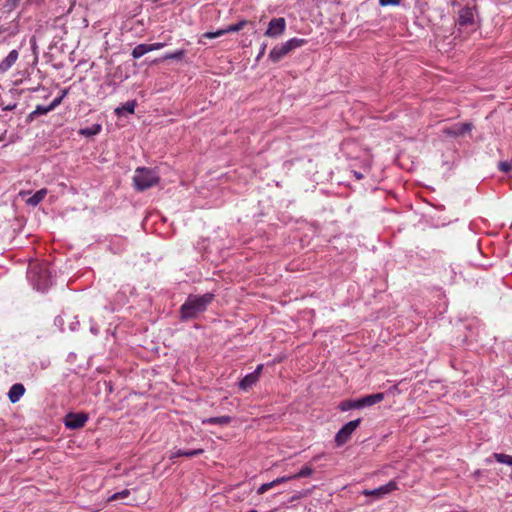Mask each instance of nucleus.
<instances>
[{
	"instance_id": "nucleus-1",
	"label": "nucleus",
	"mask_w": 512,
	"mask_h": 512,
	"mask_svg": "<svg viewBox=\"0 0 512 512\" xmlns=\"http://www.w3.org/2000/svg\"><path fill=\"white\" fill-rule=\"evenodd\" d=\"M214 297L213 293H205L203 295L190 294L180 307L181 319L185 321L195 319L207 309L208 305L214 300Z\"/></svg>"
},
{
	"instance_id": "nucleus-2",
	"label": "nucleus",
	"mask_w": 512,
	"mask_h": 512,
	"mask_svg": "<svg viewBox=\"0 0 512 512\" xmlns=\"http://www.w3.org/2000/svg\"><path fill=\"white\" fill-rule=\"evenodd\" d=\"M51 274L52 271L47 262H38L34 258V287L41 292H45L51 285Z\"/></svg>"
},
{
	"instance_id": "nucleus-3",
	"label": "nucleus",
	"mask_w": 512,
	"mask_h": 512,
	"mask_svg": "<svg viewBox=\"0 0 512 512\" xmlns=\"http://www.w3.org/2000/svg\"><path fill=\"white\" fill-rule=\"evenodd\" d=\"M134 186L138 191H144L159 182V176L156 171L144 167H139L133 177Z\"/></svg>"
},
{
	"instance_id": "nucleus-4",
	"label": "nucleus",
	"mask_w": 512,
	"mask_h": 512,
	"mask_svg": "<svg viewBox=\"0 0 512 512\" xmlns=\"http://www.w3.org/2000/svg\"><path fill=\"white\" fill-rule=\"evenodd\" d=\"M306 40L299 38H292L285 43L275 46L269 54V58L274 63L279 62L284 56L290 53L293 49L303 46Z\"/></svg>"
},
{
	"instance_id": "nucleus-5",
	"label": "nucleus",
	"mask_w": 512,
	"mask_h": 512,
	"mask_svg": "<svg viewBox=\"0 0 512 512\" xmlns=\"http://www.w3.org/2000/svg\"><path fill=\"white\" fill-rule=\"evenodd\" d=\"M361 419H355L348 423H346L337 433L335 436V442L337 446H342L345 443L349 441L351 438V435L353 432L357 429V427L360 425Z\"/></svg>"
},
{
	"instance_id": "nucleus-6",
	"label": "nucleus",
	"mask_w": 512,
	"mask_h": 512,
	"mask_svg": "<svg viewBox=\"0 0 512 512\" xmlns=\"http://www.w3.org/2000/svg\"><path fill=\"white\" fill-rule=\"evenodd\" d=\"M88 421V414L86 413H68L64 417V424L66 428L76 430L82 428Z\"/></svg>"
},
{
	"instance_id": "nucleus-7",
	"label": "nucleus",
	"mask_w": 512,
	"mask_h": 512,
	"mask_svg": "<svg viewBox=\"0 0 512 512\" xmlns=\"http://www.w3.org/2000/svg\"><path fill=\"white\" fill-rule=\"evenodd\" d=\"M286 28V20L283 17L273 18L265 31V36L276 38L282 35Z\"/></svg>"
},
{
	"instance_id": "nucleus-8",
	"label": "nucleus",
	"mask_w": 512,
	"mask_h": 512,
	"mask_svg": "<svg viewBox=\"0 0 512 512\" xmlns=\"http://www.w3.org/2000/svg\"><path fill=\"white\" fill-rule=\"evenodd\" d=\"M247 24H248V21L241 20L236 24L229 25L224 29L217 30L216 32H206L203 34V37L213 39L216 37H220L226 33L238 32V31L242 30Z\"/></svg>"
},
{
	"instance_id": "nucleus-9",
	"label": "nucleus",
	"mask_w": 512,
	"mask_h": 512,
	"mask_svg": "<svg viewBox=\"0 0 512 512\" xmlns=\"http://www.w3.org/2000/svg\"><path fill=\"white\" fill-rule=\"evenodd\" d=\"M263 369V365L260 364L256 367V369L247 374L240 382H239V388L244 390V391H247L249 390L252 386H254L258 380H259V377H260V374H261V371Z\"/></svg>"
},
{
	"instance_id": "nucleus-10",
	"label": "nucleus",
	"mask_w": 512,
	"mask_h": 512,
	"mask_svg": "<svg viewBox=\"0 0 512 512\" xmlns=\"http://www.w3.org/2000/svg\"><path fill=\"white\" fill-rule=\"evenodd\" d=\"M472 128V123H456L451 127L445 128L443 133L449 137H461L470 132Z\"/></svg>"
},
{
	"instance_id": "nucleus-11",
	"label": "nucleus",
	"mask_w": 512,
	"mask_h": 512,
	"mask_svg": "<svg viewBox=\"0 0 512 512\" xmlns=\"http://www.w3.org/2000/svg\"><path fill=\"white\" fill-rule=\"evenodd\" d=\"M67 90H63L62 94L59 97H56L49 105H37L34 109V116L37 115H44L48 113L49 111L53 110L55 107H57L63 100V98L67 94Z\"/></svg>"
},
{
	"instance_id": "nucleus-12",
	"label": "nucleus",
	"mask_w": 512,
	"mask_h": 512,
	"mask_svg": "<svg viewBox=\"0 0 512 512\" xmlns=\"http://www.w3.org/2000/svg\"><path fill=\"white\" fill-rule=\"evenodd\" d=\"M396 488H397L396 482L395 481H390L389 483H387V484H385L383 486H380V487H378L376 489L365 490L363 493L366 496L373 495V496H376V497H382V496L392 492Z\"/></svg>"
},
{
	"instance_id": "nucleus-13",
	"label": "nucleus",
	"mask_w": 512,
	"mask_h": 512,
	"mask_svg": "<svg viewBox=\"0 0 512 512\" xmlns=\"http://www.w3.org/2000/svg\"><path fill=\"white\" fill-rule=\"evenodd\" d=\"M461 27L469 26L474 23V12L473 9L466 6L459 11V17L457 21Z\"/></svg>"
},
{
	"instance_id": "nucleus-14",
	"label": "nucleus",
	"mask_w": 512,
	"mask_h": 512,
	"mask_svg": "<svg viewBox=\"0 0 512 512\" xmlns=\"http://www.w3.org/2000/svg\"><path fill=\"white\" fill-rule=\"evenodd\" d=\"M384 399V393H375L366 395L360 399H357V404L359 408L372 406L376 403L381 402Z\"/></svg>"
},
{
	"instance_id": "nucleus-15",
	"label": "nucleus",
	"mask_w": 512,
	"mask_h": 512,
	"mask_svg": "<svg viewBox=\"0 0 512 512\" xmlns=\"http://www.w3.org/2000/svg\"><path fill=\"white\" fill-rule=\"evenodd\" d=\"M293 479L292 478V475L291 476H283V477H280V478H277L271 482H268V483H264L262 484L258 490H257V494L259 495H262L264 494L265 492H267L269 489L275 487L276 485L278 484H281V483H284V482H287L289 480Z\"/></svg>"
},
{
	"instance_id": "nucleus-16",
	"label": "nucleus",
	"mask_w": 512,
	"mask_h": 512,
	"mask_svg": "<svg viewBox=\"0 0 512 512\" xmlns=\"http://www.w3.org/2000/svg\"><path fill=\"white\" fill-rule=\"evenodd\" d=\"M25 388L22 384L16 383L14 384L8 393L9 399L12 403H16L24 394Z\"/></svg>"
},
{
	"instance_id": "nucleus-17",
	"label": "nucleus",
	"mask_w": 512,
	"mask_h": 512,
	"mask_svg": "<svg viewBox=\"0 0 512 512\" xmlns=\"http://www.w3.org/2000/svg\"><path fill=\"white\" fill-rule=\"evenodd\" d=\"M137 105L136 100L126 102L124 105L117 107L114 112L117 116H123L124 113L133 114Z\"/></svg>"
},
{
	"instance_id": "nucleus-18",
	"label": "nucleus",
	"mask_w": 512,
	"mask_h": 512,
	"mask_svg": "<svg viewBox=\"0 0 512 512\" xmlns=\"http://www.w3.org/2000/svg\"><path fill=\"white\" fill-rule=\"evenodd\" d=\"M186 51L181 49L173 53H167L161 58L155 59L152 63L157 64L166 60H182L185 56Z\"/></svg>"
},
{
	"instance_id": "nucleus-19",
	"label": "nucleus",
	"mask_w": 512,
	"mask_h": 512,
	"mask_svg": "<svg viewBox=\"0 0 512 512\" xmlns=\"http://www.w3.org/2000/svg\"><path fill=\"white\" fill-rule=\"evenodd\" d=\"M232 421V418L228 415L219 416V417H210L202 420L203 424H215V425H227Z\"/></svg>"
},
{
	"instance_id": "nucleus-20",
	"label": "nucleus",
	"mask_w": 512,
	"mask_h": 512,
	"mask_svg": "<svg viewBox=\"0 0 512 512\" xmlns=\"http://www.w3.org/2000/svg\"><path fill=\"white\" fill-rule=\"evenodd\" d=\"M102 126L100 124H93L90 127L82 128L79 131L80 135L91 137L100 133Z\"/></svg>"
},
{
	"instance_id": "nucleus-21",
	"label": "nucleus",
	"mask_w": 512,
	"mask_h": 512,
	"mask_svg": "<svg viewBox=\"0 0 512 512\" xmlns=\"http://www.w3.org/2000/svg\"><path fill=\"white\" fill-rule=\"evenodd\" d=\"M204 452L203 449H193V450H178L175 452L171 458L185 456V457H194L201 455Z\"/></svg>"
},
{
	"instance_id": "nucleus-22",
	"label": "nucleus",
	"mask_w": 512,
	"mask_h": 512,
	"mask_svg": "<svg viewBox=\"0 0 512 512\" xmlns=\"http://www.w3.org/2000/svg\"><path fill=\"white\" fill-rule=\"evenodd\" d=\"M149 52L148 44H139L132 50V57L138 59Z\"/></svg>"
},
{
	"instance_id": "nucleus-23",
	"label": "nucleus",
	"mask_w": 512,
	"mask_h": 512,
	"mask_svg": "<svg viewBox=\"0 0 512 512\" xmlns=\"http://www.w3.org/2000/svg\"><path fill=\"white\" fill-rule=\"evenodd\" d=\"M339 409L341 411H348L350 409H359L358 404H357V400H345V401H342L339 404Z\"/></svg>"
},
{
	"instance_id": "nucleus-24",
	"label": "nucleus",
	"mask_w": 512,
	"mask_h": 512,
	"mask_svg": "<svg viewBox=\"0 0 512 512\" xmlns=\"http://www.w3.org/2000/svg\"><path fill=\"white\" fill-rule=\"evenodd\" d=\"M313 472H314V469L312 467L306 465V466H303L298 473L292 475V478L298 479V478H302V477H308V476L312 475Z\"/></svg>"
},
{
	"instance_id": "nucleus-25",
	"label": "nucleus",
	"mask_w": 512,
	"mask_h": 512,
	"mask_svg": "<svg viewBox=\"0 0 512 512\" xmlns=\"http://www.w3.org/2000/svg\"><path fill=\"white\" fill-rule=\"evenodd\" d=\"M497 462L512 466V456L503 453H494Z\"/></svg>"
},
{
	"instance_id": "nucleus-26",
	"label": "nucleus",
	"mask_w": 512,
	"mask_h": 512,
	"mask_svg": "<svg viewBox=\"0 0 512 512\" xmlns=\"http://www.w3.org/2000/svg\"><path fill=\"white\" fill-rule=\"evenodd\" d=\"M47 194V189H40L34 193V206L44 199Z\"/></svg>"
},
{
	"instance_id": "nucleus-27",
	"label": "nucleus",
	"mask_w": 512,
	"mask_h": 512,
	"mask_svg": "<svg viewBox=\"0 0 512 512\" xmlns=\"http://www.w3.org/2000/svg\"><path fill=\"white\" fill-rule=\"evenodd\" d=\"M130 494V491L128 489H125L121 492H118V493H114L110 498H109V501H114V500H118V499H123V498H126L128 497Z\"/></svg>"
},
{
	"instance_id": "nucleus-28",
	"label": "nucleus",
	"mask_w": 512,
	"mask_h": 512,
	"mask_svg": "<svg viewBox=\"0 0 512 512\" xmlns=\"http://www.w3.org/2000/svg\"><path fill=\"white\" fill-rule=\"evenodd\" d=\"M498 167H499L500 171H502L504 173H509L510 171H512V162H508V161L499 162Z\"/></svg>"
},
{
	"instance_id": "nucleus-29",
	"label": "nucleus",
	"mask_w": 512,
	"mask_h": 512,
	"mask_svg": "<svg viewBox=\"0 0 512 512\" xmlns=\"http://www.w3.org/2000/svg\"><path fill=\"white\" fill-rule=\"evenodd\" d=\"M19 195L23 197L27 204H32V196L29 191H20Z\"/></svg>"
},
{
	"instance_id": "nucleus-30",
	"label": "nucleus",
	"mask_w": 512,
	"mask_h": 512,
	"mask_svg": "<svg viewBox=\"0 0 512 512\" xmlns=\"http://www.w3.org/2000/svg\"><path fill=\"white\" fill-rule=\"evenodd\" d=\"M164 46H165V43H161V42L148 44L149 52L162 49Z\"/></svg>"
},
{
	"instance_id": "nucleus-31",
	"label": "nucleus",
	"mask_w": 512,
	"mask_h": 512,
	"mask_svg": "<svg viewBox=\"0 0 512 512\" xmlns=\"http://www.w3.org/2000/svg\"><path fill=\"white\" fill-rule=\"evenodd\" d=\"M401 0H379L381 6L398 5Z\"/></svg>"
},
{
	"instance_id": "nucleus-32",
	"label": "nucleus",
	"mask_w": 512,
	"mask_h": 512,
	"mask_svg": "<svg viewBox=\"0 0 512 512\" xmlns=\"http://www.w3.org/2000/svg\"><path fill=\"white\" fill-rule=\"evenodd\" d=\"M17 58V54L15 51H12L8 57L6 58V61L8 62V65H10L12 62H14Z\"/></svg>"
},
{
	"instance_id": "nucleus-33",
	"label": "nucleus",
	"mask_w": 512,
	"mask_h": 512,
	"mask_svg": "<svg viewBox=\"0 0 512 512\" xmlns=\"http://www.w3.org/2000/svg\"><path fill=\"white\" fill-rule=\"evenodd\" d=\"M265 50H266V44H263L261 46V49H260L259 54L257 56V60H259L265 54Z\"/></svg>"
},
{
	"instance_id": "nucleus-34",
	"label": "nucleus",
	"mask_w": 512,
	"mask_h": 512,
	"mask_svg": "<svg viewBox=\"0 0 512 512\" xmlns=\"http://www.w3.org/2000/svg\"><path fill=\"white\" fill-rule=\"evenodd\" d=\"M33 92H34V93H42V92H44V89L34 88V89H33Z\"/></svg>"
},
{
	"instance_id": "nucleus-35",
	"label": "nucleus",
	"mask_w": 512,
	"mask_h": 512,
	"mask_svg": "<svg viewBox=\"0 0 512 512\" xmlns=\"http://www.w3.org/2000/svg\"><path fill=\"white\" fill-rule=\"evenodd\" d=\"M28 119L32 118V113L27 116Z\"/></svg>"
},
{
	"instance_id": "nucleus-36",
	"label": "nucleus",
	"mask_w": 512,
	"mask_h": 512,
	"mask_svg": "<svg viewBox=\"0 0 512 512\" xmlns=\"http://www.w3.org/2000/svg\"><path fill=\"white\" fill-rule=\"evenodd\" d=\"M31 263H32V260H31V259H29V260H28V265L30 266V265H31Z\"/></svg>"
},
{
	"instance_id": "nucleus-37",
	"label": "nucleus",
	"mask_w": 512,
	"mask_h": 512,
	"mask_svg": "<svg viewBox=\"0 0 512 512\" xmlns=\"http://www.w3.org/2000/svg\"><path fill=\"white\" fill-rule=\"evenodd\" d=\"M357 178H361L362 175L361 174H356Z\"/></svg>"
},
{
	"instance_id": "nucleus-38",
	"label": "nucleus",
	"mask_w": 512,
	"mask_h": 512,
	"mask_svg": "<svg viewBox=\"0 0 512 512\" xmlns=\"http://www.w3.org/2000/svg\"><path fill=\"white\" fill-rule=\"evenodd\" d=\"M34 1V4H36L38 2V0H33Z\"/></svg>"
}]
</instances>
